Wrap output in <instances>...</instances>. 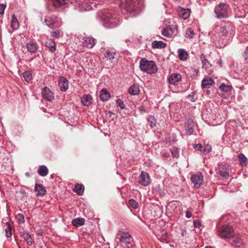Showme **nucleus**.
Returning <instances> with one entry per match:
<instances>
[{"mask_svg":"<svg viewBox=\"0 0 248 248\" xmlns=\"http://www.w3.org/2000/svg\"><path fill=\"white\" fill-rule=\"evenodd\" d=\"M98 18L103 22L105 27L112 28L117 26L118 24V21L116 19L117 15L113 13L112 10L103 9L97 12Z\"/></svg>","mask_w":248,"mask_h":248,"instance_id":"f257e3e1","label":"nucleus"},{"mask_svg":"<svg viewBox=\"0 0 248 248\" xmlns=\"http://www.w3.org/2000/svg\"><path fill=\"white\" fill-rule=\"evenodd\" d=\"M140 68L141 71L150 74L155 73L157 71L155 62L145 59H141L140 61Z\"/></svg>","mask_w":248,"mask_h":248,"instance_id":"f03ea898","label":"nucleus"},{"mask_svg":"<svg viewBox=\"0 0 248 248\" xmlns=\"http://www.w3.org/2000/svg\"><path fill=\"white\" fill-rule=\"evenodd\" d=\"M70 3L81 12L89 11L94 6L93 3L89 4L88 0H70Z\"/></svg>","mask_w":248,"mask_h":248,"instance_id":"7ed1b4c3","label":"nucleus"},{"mask_svg":"<svg viewBox=\"0 0 248 248\" xmlns=\"http://www.w3.org/2000/svg\"><path fill=\"white\" fill-rule=\"evenodd\" d=\"M216 16L218 19L226 18L228 17V7L224 3H219L214 10Z\"/></svg>","mask_w":248,"mask_h":248,"instance_id":"20e7f679","label":"nucleus"},{"mask_svg":"<svg viewBox=\"0 0 248 248\" xmlns=\"http://www.w3.org/2000/svg\"><path fill=\"white\" fill-rule=\"evenodd\" d=\"M218 235L222 238H230L234 235L232 228L229 225H224L218 230Z\"/></svg>","mask_w":248,"mask_h":248,"instance_id":"39448f33","label":"nucleus"},{"mask_svg":"<svg viewBox=\"0 0 248 248\" xmlns=\"http://www.w3.org/2000/svg\"><path fill=\"white\" fill-rule=\"evenodd\" d=\"M178 26L177 24L172 26H167L163 29L162 34L165 37L170 38L173 34H176L178 33Z\"/></svg>","mask_w":248,"mask_h":248,"instance_id":"423d86ee","label":"nucleus"},{"mask_svg":"<svg viewBox=\"0 0 248 248\" xmlns=\"http://www.w3.org/2000/svg\"><path fill=\"white\" fill-rule=\"evenodd\" d=\"M203 176L202 174L198 172L193 175L191 177V180L196 188L200 187L203 183Z\"/></svg>","mask_w":248,"mask_h":248,"instance_id":"0eeeda50","label":"nucleus"},{"mask_svg":"<svg viewBox=\"0 0 248 248\" xmlns=\"http://www.w3.org/2000/svg\"><path fill=\"white\" fill-rule=\"evenodd\" d=\"M150 183V177L149 174L142 171L139 178V183L143 186H147Z\"/></svg>","mask_w":248,"mask_h":248,"instance_id":"6e6552de","label":"nucleus"},{"mask_svg":"<svg viewBox=\"0 0 248 248\" xmlns=\"http://www.w3.org/2000/svg\"><path fill=\"white\" fill-rule=\"evenodd\" d=\"M41 93L43 97L48 101H51L54 99L53 93L47 87L42 89Z\"/></svg>","mask_w":248,"mask_h":248,"instance_id":"1a4fd4ad","label":"nucleus"},{"mask_svg":"<svg viewBox=\"0 0 248 248\" xmlns=\"http://www.w3.org/2000/svg\"><path fill=\"white\" fill-rule=\"evenodd\" d=\"M95 43V39L90 37H85L82 38V46L88 48H92Z\"/></svg>","mask_w":248,"mask_h":248,"instance_id":"9d476101","label":"nucleus"},{"mask_svg":"<svg viewBox=\"0 0 248 248\" xmlns=\"http://www.w3.org/2000/svg\"><path fill=\"white\" fill-rule=\"evenodd\" d=\"M182 79V76L179 73H174L171 74L168 78V81L170 84L175 85L177 82Z\"/></svg>","mask_w":248,"mask_h":248,"instance_id":"9b49d317","label":"nucleus"},{"mask_svg":"<svg viewBox=\"0 0 248 248\" xmlns=\"http://www.w3.org/2000/svg\"><path fill=\"white\" fill-rule=\"evenodd\" d=\"M130 237L131 236L129 233L126 232H119L117 234V238L120 241L125 244L130 243Z\"/></svg>","mask_w":248,"mask_h":248,"instance_id":"f8f14e48","label":"nucleus"},{"mask_svg":"<svg viewBox=\"0 0 248 248\" xmlns=\"http://www.w3.org/2000/svg\"><path fill=\"white\" fill-rule=\"evenodd\" d=\"M231 27L230 25H225L221 26L220 28V31L218 32V35L221 37H226L228 36L230 33V35H232L233 32L230 31Z\"/></svg>","mask_w":248,"mask_h":248,"instance_id":"ddd939ff","label":"nucleus"},{"mask_svg":"<svg viewBox=\"0 0 248 248\" xmlns=\"http://www.w3.org/2000/svg\"><path fill=\"white\" fill-rule=\"evenodd\" d=\"M26 48L29 52L34 53L38 48V45L35 42L30 41L27 43Z\"/></svg>","mask_w":248,"mask_h":248,"instance_id":"4468645a","label":"nucleus"},{"mask_svg":"<svg viewBox=\"0 0 248 248\" xmlns=\"http://www.w3.org/2000/svg\"><path fill=\"white\" fill-rule=\"evenodd\" d=\"M215 84L214 80L210 77L204 78L202 81V88H209L210 86Z\"/></svg>","mask_w":248,"mask_h":248,"instance_id":"2eb2a0df","label":"nucleus"},{"mask_svg":"<svg viewBox=\"0 0 248 248\" xmlns=\"http://www.w3.org/2000/svg\"><path fill=\"white\" fill-rule=\"evenodd\" d=\"M190 13L191 11L189 9L181 8L178 12L179 16L184 20L190 16Z\"/></svg>","mask_w":248,"mask_h":248,"instance_id":"dca6fc26","label":"nucleus"},{"mask_svg":"<svg viewBox=\"0 0 248 248\" xmlns=\"http://www.w3.org/2000/svg\"><path fill=\"white\" fill-rule=\"evenodd\" d=\"M59 86L61 91H66L68 88V80L64 78L61 77L59 82Z\"/></svg>","mask_w":248,"mask_h":248,"instance_id":"f3484780","label":"nucleus"},{"mask_svg":"<svg viewBox=\"0 0 248 248\" xmlns=\"http://www.w3.org/2000/svg\"><path fill=\"white\" fill-rule=\"evenodd\" d=\"M35 189L37 192L38 196L42 197L46 194V190L45 187L41 184H36L35 185Z\"/></svg>","mask_w":248,"mask_h":248,"instance_id":"a211bd4d","label":"nucleus"},{"mask_svg":"<svg viewBox=\"0 0 248 248\" xmlns=\"http://www.w3.org/2000/svg\"><path fill=\"white\" fill-rule=\"evenodd\" d=\"M100 99L103 101H106L110 98V94L106 89H103L100 93Z\"/></svg>","mask_w":248,"mask_h":248,"instance_id":"6ab92c4d","label":"nucleus"},{"mask_svg":"<svg viewBox=\"0 0 248 248\" xmlns=\"http://www.w3.org/2000/svg\"><path fill=\"white\" fill-rule=\"evenodd\" d=\"M135 0H126L124 5V8L128 12H132L135 10Z\"/></svg>","mask_w":248,"mask_h":248,"instance_id":"aec40b11","label":"nucleus"},{"mask_svg":"<svg viewBox=\"0 0 248 248\" xmlns=\"http://www.w3.org/2000/svg\"><path fill=\"white\" fill-rule=\"evenodd\" d=\"M219 174L225 178H228L230 176L228 168L224 165L219 167Z\"/></svg>","mask_w":248,"mask_h":248,"instance_id":"412c9836","label":"nucleus"},{"mask_svg":"<svg viewBox=\"0 0 248 248\" xmlns=\"http://www.w3.org/2000/svg\"><path fill=\"white\" fill-rule=\"evenodd\" d=\"M53 5L57 8L60 7L70 2V0H51Z\"/></svg>","mask_w":248,"mask_h":248,"instance_id":"4be33fe9","label":"nucleus"},{"mask_svg":"<svg viewBox=\"0 0 248 248\" xmlns=\"http://www.w3.org/2000/svg\"><path fill=\"white\" fill-rule=\"evenodd\" d=\"M92 97L89 95H84L81 98V102L84 106H89L92 103Z\"/></svg>","mask_w":248,"mask_h":248,"instance_id":"5701e85b","label":"nucleus"},{"mask_svg":"<svg viewBox=\"0 0 248 248\" xmlns=\"http://www.w3.org/2000/svg\"><path fill=\"white\" fill-rule=\"evenodd\" d=\"M19 22L16 17L15 15L14 14L12 16L11 21V27L14 30H16L19 28Z\"/></svg>","mask_w":248,"mask_h":248,"instance_id":"b1692460","label":"nucleus"},{"mask_svg":"<svg viewBox=\"0 0 248 248\" xmlns=\"http://www.w3.org/2000/svg\"><path fill=\"white\" fill-rule=\"evenodd\" d=\"M45 46L48 47L52 52H54L56 50L55 42L52 39H47L46 42Z\"/></svg>","mask_w":248,"mask_h":248,"instance_id":"393cba45","label":"nucleus"},{"mask_svg":"<svg viewBox=\"0 0 248 248\" xmlns=\"http://www.w3.org/2000/svg\"><path fill=\"white\" fill-rule=\"evenodd\" d=\"M153 48H164L166 46V44L162 41H154L152 43Z\"/></svg>","mask_w":248,"mask_h":248,"instance_id":"a878e982","label":"nucleus"},{"mask_svg":"<svg viewBox=\"0 0 248 248\" xmlns=\"http://www.w3.org/2000/svg\"><path fill=\"white\" fill-rule=\"evenodd\" d=\"M128 92L131 95H137L140 93L139 86L138 85H133L128 89Z\"/></svg>","mask_w":248,"mask_h":248,"instance_id":"bb28decb","label":"nucleus"},{"mask_svg":"<svg viewBox=\"0 0 248 248\" xmlns=\"http://www.w3.org/2000/svg\"><path fill=\"white\" fill-rule=\"evenodd\" d=\"M85 223V219L83 218H76L72 221V224L75 227H79L83 225Z\"/></svg>","mask_w":248,"mask_h":248,"instance_id":"cd10ccee","label":"nucleus"},{"mask_svg":"<svg viewBox=\"0 0 248 248\" xmlns=\"http://www.w3.org/2000/svg\"><path fill=\"white\" fill-rule=\"evenodd\" d=\"M74 191L76 192L78 195H82L84 191L83 185L78 184H76Z\"/></svg>","mask_w":248,"mask_h":248,"instance_id":"c85d7f7f","label":"nucleus"},{"mask_svg":"<svg viewBox=\"0 0 248 248\" xmlns=\"http://www.w3.org/2000/svg\"><path fill=\"white\" fill-rule=\"evenodd\" d=\"M238 159L240 164L242 166H247L248 165V159L243 154H240L238 155Z\"/></svg>","mask_w":248,"mask_h":248,"instance_id":"c756f323","label":"nucleus"},{"mask_svg":"<svg viewBox=\"0 0 248 248\" xmlns=\"http://www.w3.org/2000/svg\"><path fill=\"white\" fill-rule=\"evenodd\" d=\"M22 237L26 241L28 245L31 246L32 244L33 241L30 234L27 232H24Z\"/></svg>","mask_w":248,"mask_h":248,"instance_id":"7c9ffc66","label":"nucleus"},{"mask_svg":"<svg viewBox=\"0 0 248 248\" xmlns=\"http://www.w3.org/2000/svg\"><path fill=\"white\" fill-rule=\"evenodd\" d=\"M38 174L41 176H45L48 173V170L46 166H41L37 171Z\"/></svg>","mask_w":248,"mask_h":248,"instance_id":"2f4dec72","label":"nucleus"},{"mask_svg":"<svg viewBox=\"0 0 248 248\" xmlns=\"http://www.w3.org/2000/svg\"><path fill=\"white\" fill-rule=\"evenodd\" d=\"M179 52V58L182 61H185L187 59L188 57L187 52L183 49H179L178 50Z\"/></svg>","mask_w":248,"mask_h":248,"instance_id":"473e14b6","label":"nucleus"},{"mask_svg":"<svg viewBox=\"0 0 248 248\" xmlns=\"http://www.w3.org/2000/svg\"><path fill=\"white\" fill-rule=\"evenodd\" d=\"M24 80L27 82H30L32 79V74L29 71H26L23 73Z\"/></svg>","mask_w":248,"mask_h":248,"instance_id":"72a5a7b5","label":"nucleus"},{"mask_svg":"<svg viewBox=\"0 0 248 248\" xmlns=\"http://www.w3.org/2000/svg\"><path fill=\"white\" fill-rule=\"evenodd\" d=\"M5 235L7 237H9L12 235V227L11 224L7 222L6 227L5 228Z\"/></svg>","mask_w":248,"mask_h":248,"instance_id":"f704fd0d","label":"nucleus"},{"mask_svg":"<svg viewBox=\"0 0 248 248\" xmlns=\"http://www.w3.org/2000/svg\"><path fill=\"white\" fill-rule=\"evenodd\" d=\"M194 31L191 28H189L186 30L185 36L186 38H192L194 37Z\"/></svg>","mask_w":248,"mask_h":248,"instance_id":"c9c22d12","label":"nucleus"},{"mask_svg":"<svg viewBox=\"0 0 248 248\" xmlns=\"http://www.w3.org/2000/svg\"><path fill=\"white\" fill-rule=\"evenodd\" d=\"M147 120L148 123L150 124L151 127H153L156 125L157 123L156 120L153 116H149Z\"/></svg>","mask_w":248,"mask_h":248,"instance_id":"e433bc0d","label":"nucleus"},{"mask_svg":"<svg viewBox=\"0 0 248 248\" xmlns=\"http://www.w3.org/2000/svg\"><path fill=\"white\" fill-rule=\"evenodd\" d=\"M128 205L133 209H137L139 206L138 203L133 199H130L128 201Z\"/></svg>","mask_w":248,"mask_h":248,"instance_id":"4c0bfd02","label":"nucleus"},{"mask_svg":"<svg viewBox=\"0 0 248 248\" xmlns=\"http://www.w3.org/2000/svg\"><path fill=\"white\" fill-rule=\"evenodd\" d=\"M56 18H53L51 20L46 19L44 21V22L46 23V25L49 27V28H51V26L53 25L56 22Z\"/></svg>","mask_w":248,"mask_h":248,"instance_id":"58836bf2","label":"nucleus"},{"mask_svg":"<svg viewBox=\"0 0 248 248\" xmlns=\"http://www.w3.org/2000/svg\"><path fill=\"white\" fill-rule=\"evenodd\" d=\"M115 53L114 52H112L110 51L109 50H108L106 52L105 57L108 58L109 60H113L115 58Z\"/></svg>","mask_w":248,"mask_h":248,"instance_id":"ea45409f","label":"nucleus"},{"mask_svg":"<svg viewBox=\"0 0 248 248\" xmlns=\"http://www.w3.org/2000/svg\"><path fill=\"white\" fill-rule=\"evenodd\" d=\"M170 152L172 155L175 157L179 156V151L178 149L176 147H172L170 149Z\"/></svg>","mask_w":248,"mask_h":248,"instance_id":"a19ab883","label":"nucleus"},{"mask_svg":"<svg viewBox=\"0 0 248 248\" xmlns=\"http://www.w3.org/2000/svg\"><path fill=\"white\" fill-rule=\"evenodd\" d=\"M16 218L17 219L18 223H23L25 221L24 216L22 214H18L16 216Z\"/></svg>","mask_w":248,"mask_h":248,"instance_id":"79ce46f5","label":"nucleus"},{"mask_svg":"<svg viewBox=\"0 0 248 248\" xmlns=\"http://www.w3.org/2000/svg\"><path fill=\"white\" fill-rule=\"evenodd\" d=\"M212 150V148L210 145L206 144L202 150L203 154H207L209 153Z\"/></svg>","mask_w":248,"mask_h":248,"instance_id":"37998d69","label":"nucleus"},{"mask_svg":"<svg viewBox=\"0 0 248 248\" xmlns=\"http://www.w3.org/2000/svg\"><path fill=\"white\" fill-rule=\"evenodd\" d=\"M51 36L54 38H59L61 35V31L59 30L52 31L51 32Z\"/></svg>","mask_w":248,"mask_h":248,"instance_id":"c03bdc74","label":"nucleus"},{"mask_svg":"<svg viewBox=\"0 0 248 248\" xmlns=\"http://www.w3.org/2000/svg\"><path fill=\"white\" fill-rule=\"evenodd\" d=\"M117 104L118 105V106L120 107L121 109H124V108L125 105L124 104V102L122 100L120 99H118L117 100Z\"/></svg>","mask_w":248,"mask_h":248,"instance_id":"a18cd8bd","label":"nucleus"},{"mask_svg":"<svg viewBox=\"0 0 248 248\" xmlns=\"http://www.w3.org/2000/svg\"><path fill=\"white\" fill-rule=\"evenodd\" d=\"M229 88V86H227L224 84H222L219 87V89L222 91H227Z\"/></svg>","mask_w":248,"mask_h":248,"instance_id":"49530a36","label":"nucleus"},{"mask_svg":"<svg viewBox=\"0 0 248 248\" xmlns=\"http://www.w3.org/2000/svg\"><path fill=\"white\" fill-rule=\"evenodd\" d=\"M6 8V5L3 4H0V14L3 15L4 12V10Z\"/></svg>","mask_w":248,"mask_h":248,"instance_id":"de8ad7c7","label":"nucleus"},{"mask_svg":"<svg viewBox=\"0 0 248 248\" xmlns=\"http://www.w3.org/2000/svg\"><path fill=\"white\" fill-rule=\"evenodd\" d=\"M194 148L197 150L202 151V146L201 144H196L194 146Z\"/></svg>","mask_w":248,"mask_h":248,"instance_id":"09e8293b","label":"nucleus"},{"mask_svg":"<svg viewBox=\"0 0 248 248\" xmlns=\"http://www.w3.org/2000/svg\"><path fill=\"white\" fill-rule=\"evenodd\" d=\"M201 60L202 62V63L203 64H206L207 62H208V61L204 58L203 54H202L200 56Z\"/></svg>","mask_w":248,"mask_h":248,"instance_id":"8fccbe9b","label":"nucleus"},{"mask_svg":"<svg viewBox=\"0 0 248 248\" xmlns=\"http://www.w3.org/2000/svg\"><path fill=\"white\" fill-rule=\"evenodd\" d=\"M139 110L141 113H143L146 111V108L143 106L140 107L139 108Z\"/></svg>","mask_w":248,"mask_h":248,"instance_id":"3c124183","label":"nucleus"},{"mask_svg":"<svg viewBox=\"0 0 248 248\" xmlns=\"http://www.w3.org/2000/svg\"><path fill=\"white\" fill-rule=\"evenodd\" d=\"M194 225L196 228H199L201 226V224L198 220L194 221Z\"/></svg>","mask_w":248,"mask_h":248,"instance_id":"603ef678","label":"nucleus"},{"mask_svg":"<svg viewBox=\"0 0 248 248\" xmlns=\"http://www.w3.org/2000/svg\"><path fill=\"white\" fill-rule=\"evenodd\" d=\"M181 234L184 237H187V232L185 229H182L181 230Z\"/></svg>","mask_w":248,"mask_h":248,"instance_id":"864d4df0","label":"nucleus"},{"mask_svg":"<svg viewBox=\"0 0 248 248\" xmlns=\"http://www.w3.org/2000/svg\"><path fill=\"white\" fill-rule=\"evenodd\" d=\"M186 132L187 133H188L189 134H191L193 133V129L192 127H190L189 128H188L187 130H186Z\"/></svg>","mask_w":248,"mask_h":248,"instance_id":"5fc2aeb1","label":"nucleus"},{"mask_svg":"<svg viewBox=\"0 0 248 248\" xmlns=\"http://www.w3.org/2000/svg\"><path fill=\"white\" fill-rule=\"evenodd\" d=\"M191 215H192V214H191V213L190 212H189V211H187L186 212V217L187 218H189L191 217Z\"/></svg>","mask_w":248,"mask_h":248,"instance_id":"6e6d98bb","label":"nucleus"},{"mask_svg":"<svg viewBox=\"0 0 248 248\" xmlns=\"http://www.w3.org/2000/svg\"><path fill=\"white\" fill-rule=\"evenodd\" d=\"M188 97L190 98L191 101L194 102L195 101V99L193 98V95H189L188 96Z\"/></svg>","mask_w":248,"mask_h":248,"instance_id":"4d7b16f0","label":"nucleus"},{"mask_svg":"<svg viewBox=\"0 0 248 248\" xmlns=\"http://www.w3.org/2000/svg\"><path fill=\"white\" fill-rule=\"evenodd\" d=\"M187 122V123H188V124H190V123H192V121L191 119L188 120Z\"/></svg>","mask_w":248,"mask_h":248,"instance_id":"13d9d810","label":"nucleus"},{"mask_svg":"<svg viewBox=\"0 0 248 248\" xmlns=\"http://www.w3.org/2000/svg\"><path fill=\"white\" fill-rule=\"evenodd\" d=\"M245 54L248 56V49H247L245 51Z\"/></svg>","mask_w":248,"mask_h":248,"instance_id":"bf43d9fd","label":"nucleus"},{"mask_svg":"<svg viewBox=\"0 0 248 248\" xmlns=\"http://www.w3.org/2000/svg\"><path fill=\"white\" fill-rule=\"evenodd\" d=\"M221 63H222L221 61H220L218 62L219 64L221 66H222Z\"/></svg>","mask_w":248,"mask_h":248,"instance_id":"052dcab7","label":"nucleus"},{"mask_svg":"<svg viewBox=\"0 0 248 248\" xmlns=\"http://www.w3.org/2000/svg\"><path fill=\"white\" fill-rule=\"evenodd\" d=\"M204 248H213L211 246H207V247H205Z\"/></svg>","mask_w":248,"mask_h":248,"instance_id":"680f3d73","label":"nucleus"},{"mask_svg":"<svg viewBox=\"0 0 248 248\" xmlns=\"http://www.w3.org/2000/svg\"><path fill=\"white\" fill-rule=\"evenodd\" d=\"M236 242L239 244V243H240V240H237V241H236Z\"/></svg>","mask_w":248,"mask_h":248,"instance_id":"e2e57ef3","label":"nucleus"}]
</instances>
